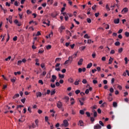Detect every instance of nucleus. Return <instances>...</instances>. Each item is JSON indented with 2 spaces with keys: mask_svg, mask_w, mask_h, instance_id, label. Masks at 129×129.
I'll list each match as a JSON object with an SVG mask.
<instances>
[{
  "mask_svg": "<svg viewBox=\"0 0 129 129\" xmlns=\"http://www.w3.org/2000/svg\"><path fill=\"white\" fill-rule=\"evenodd\" d=\"M87 23H88L89 24H90V23H91V19H90V18H87Z\"/></svg>",
  "mask_w": 129,
  "mask_h": 129,
  "instance_id": "49",
  "label": "nucleus"
},
{
  "mask_svg": "<svg viewBox=\"0 0 129 129\" xmlns=\"http://www.w3.org/2000/svg\"><path fill=\"white\" fill-rule=\"evenodd\" d=\"M63 16L64 17L65 21H68L69 19V16L68 15V13L66 12L62 13Z\"/></svg>",
  "mask_w": 129,
  "mask_h": 129,
  "instance_id": "3",
  "label": "nucleus"
},
{
  "mask_svg": "<svg viewBox=\"0 0 129 129\" xmlns=\"http://www.w3.org/2000/svg\"><path fill=\"white\" fill-rule=\"evenodd\" d=\"M12 59V56H9L8 58L5 59V60L9 61V60H11Z\"/></svg>",
  "mask_w": 129,
  "mask_h": 129,
  "instance_id": "58",
  "label": "nucleus"
},
{
  "mask_svg": "<svg viewBox=\"0 0 129 129\" xmlns=\"http://www.w3.org/2000/svg\"><path fill=\"white\" fill-rule=\"evenodd\" d=\"M46 48L47 50H50V49H51L52 48V46L51 45H48L46 46Z\"/></svg>",
  "mask_w": 129,
  "mask_h": 129,
  "instance_id": "25",
  "label": "nucleus"
},
{
  "mask_svg": "<svg viewBox=\"0 0 129 129\" xmlns=\"http://www.w3.org/2000/svg\"><path fill=\"white\" fill-rule=\"evenodd\" d=\"M85 72L86 71V69L85 68H83V69L79 68L78 69V72L79 73H81V72Z\"/></svg>",
  "mask_w": 129,
  "mask_h": 129,
  "instance_id": "6",
  "label": "nucleus"
},
{
  "mask_svg": "<svg viewBox=\"0 0 129 129\" xmlns=\"http://www.w3.org/2000/svg\"><path fill=\"white\" fill-rule=\"evenodd\" d=\"M36 96L37 97H41L42 96V93L40 92H36Z\"/></svg>",
  "mask_w": 129,
  "mask_h": 129,
  "instance_id": "14",
  "label": "nucleus"
},
{
  "mask_svg": "<svg viewBox=\"0 0 129 129\" xmlns=\"http://www.w3.org/2000/svg\"><path fill=\"white\" fill-rule=\"evenodd\" d=\"M58 76H59V78H62V79H63V78H64V77H65L64 75H61L60 74H58Z\"/></svg>",
  "mask_w": 129,
  "mask_h": 129,
  "instance_id": "26",
  "label": "nucleus"
},
{
  "mask_svg": "<svg viewBox=\"0 0 129 129\" xmlns=\"http://www.w3.org/2000/svg\"><path fill=\"white\" fill-rule=\"evenodd\" d=\"M61 58H56L55 59V62H60L61 61Z\"/></svg>",
  "mask_w": 129,
  "mask_h": 129,
  "instance_id": "39",
  "label": "nucleus"
},
{
  "mask_svg": "<svg viewBox=\"0 0 129 129\" xmlns=\"http://www.w3.org/2000/svg\"><path fill=\"white\" fill-rule=\"evenodd\" d=\"M82 83H83L84 84H86V83H87V81L86 80V79H83L82 81Z\"/></svg>",
  "mask_w": 129,
  "mask_h": 129,
  "instance_id": "43",
  "label": "nucleus"
},
{
  "mask_svg": "<svg viewBox=\"0 0 129 129\" xmlns=\"http://www.w3.org/2000/svg\"><path fill=\"white\" fill-rule=\"evenodd\" d=\"M64 38L62 37L61 39H60V43L61 44H63L64 43Z\"/></svg>",
  "mask_w": 129,
  "mask_h": 129,
  "instance_id": "56",
  "label": "nucleus"
},
{
  "mask_svg": "<svg viewBox=\"0 0 129 129\" xmlns=\"http://www.w3.org/2000/svg\"><path fill=\"white\" fill-rule=\"evenodd\" d=\"M108 99L109 100V101H112V97L111 96H108Z\"/></svg>",
  "mask_w": 129,
  "mask_h": 129,
  "instance_id": "44",
  "label": "nucleus"
},
{
  "mask_svg": "<svg viewBox=\"0 0 129 129\" xmlns=\"http://www.w3.org/2000/svg\"><path fill=\"white\" fill-rule=\"evenodd\" d=\"M66 102H68L69 101V97L66 96L64 97Z\"/></svg>",
  "mask_w": 129,
  "mask_h": 129,
  "instance_id": "24",
  "label": "nucleus"
},
{
  "mask_svg": "<svg viewBox=\"0 0 129 129\" xmlns=\"http://www.w3.org/2000/svg\"><path fill=\"white\" fill-rule=\"evenodd\" d=\"M96 7H97L96 5H94L92 7V10H93V11H96V9H95V8H96Z\"/></svg>",
  "mask_w": 129,
  "mask_h": 129,
  "instance_id": "34",
  "label": "nucleus"
},
{
  "mask_svg": "<svg viewBox=\"0 0 129 129\" xmlns=\"http://www.w3.org/2000/svg\"><path fill=\"white\" fill-rule=\"evenodd\" d=\"M109 91L111 93H113L114 90L112 88H111L109 90Z\"/></svg>",
  "mask_w": 129,
  "mask_h": 129,
  "instance_id": "53",
  "label": "nucleus"
},
{
  "mask_svg": "<svg viewBox=\"0 0 129 129\" xmlns=\"http://www.w3.org/2000/svg\"><path fill=\"white\" fill-rule=\"evenodd\" d=\"M87 43L88 44H91V43H93V41L91 40V39H89Z\"/></svg>",
  "mask_w": 129,
  "mask_h": 129,
  "instance_id": "45",
  "label": "nucleus"
},
{
  "mask_svg": "<svg viewBox=\"0 0 129 129\" xmlns=\"http://www.w3.org/2000/svg\"><path fill=\"white\" fill-rule=\"evenodd\" d=\"M11 81L13 83H15V82H16V77H14L13 79L11 80Z\"/></svg>",
  "mask_w": 129,
  "mask_h": 129,
  "instance_id": "35",
  "label": "nucleus"
},
{
  "mask_svg": "<svg viewBox=\"0 0 129 129\" xmlns=\"http://www.w3.org/2000/svg\"><path fill=\"white\" fill-rule=\"evenodd\" d=\"M83 62V58L80 59L79 61L78 62V65L80 66L82 65V63Z\"/></svg>",
  "mask_w": 129,
  "mask_h": 129,
  "instance_id": "11",
  "label": "nucleus"
},
{
  "mask_svg": "<svg viewBox=\"0 0 129 129\" xmlns=\"http://www.w3.org/2000/svg\"><path fill=\"white\" fill-rule=\"evenodd\" d=\"M92 109H97V105H94L93 107H91Z\"/></svg>",
  "mask_w": 129,
  "mask_h": 129,
  "instance_id": "55",
  "label": "nucleus"
},
{
  "mask_svg": "<svg viewBox=\"0 0 129 129\" xmlns=\"http://www.w3.org/2000/svg\"><path fill=\"white\" fill-rule=\"evenodd\" d=\"M101 126L99 124H97L94 126V129H101Z\"/></svg>",
  "mask_w": 129,
  "mask_h": 129,
  "instance_id": "9",
  "label": "nucleus"
},
{
  "mask_svg": "<svg viewBox=\"0 0 129 129\" xmlns=\"http://www.w3.org/2000/svg\"><path fill=\"white\" fill-rule=\"evenodd\" d=\"M47 2L48 5H53L54 3V0H47Z\"/></svg>",
  "mask_w": 129,
  "mask_h": 129,
  "instance_id": "13",
  "label": "nucleus"
},
{
  "mask_svg": "<svg viewBox=\"0 0 129 129\" xmlns=\"http://www.w3.org/2000/svg\"><path fill=\"white\" fill-rule=\"evenodd\" d=\"M112 61H113V58L110 57V59H109V64H111V63H112Z\"/></svg>",
  "mask_w": 129,
  "mask_h": 129,
  "instance_id": "23",
  "label": "nucleus"
},
{
  "mask_svg": "<svg viewBox=\"0 0 129 129\" xmlns=\"http://www.w3.org/2000/svg\"><path fill=\"white\" fill-rule=\"evenodd\" d=\"M80 113L81 114H84V111L83 110H81L80 111Z\"/></svg>",
  "mask_w": 129,
  "mask_h": 129,
  "instance_id": "62",
  "label": "nucleus"
},
{
  "mask_svg": "<svg viewBox=\"0 0 129 129\" xmlns=\"http://www.w3.org/2000/svg\"><path fill=\"white\" fill-rule=\"evenodd\" d=\"M81 51H84V50H85V49H86V46H81L80 47Z\"/></svg>",
  "mask_w": 129,
  "mask_h": 129,
  "instance_id": "31",
  "label": "nucleus"
},
{
  "mask_svg": "<svg viewBox=\"0 0 129 129\" xmlns=\"http://www.w3.org/2000/svg\"><path fill=\"white\" fill-rule=\"evenodd\" d=\"M128 12V9L127 8H124L122 11L121 13L123 14V13H127Z\"/></svg>",
  "mask_w": 129,
  "mask_h": 129,
  "instance_id": "10",
  "label": "nucleus"
},
{
  "mask_svg": "<svg viewBox=\"0 0 129 129\" xmlns=\"http://www.w3.org/2000/svg\"><path fill=\"white\" fill-rule=\"evenodd\" d=\"M99 124H100V125H102V126H104V124L103 123V122H102V121H99Z\"/></svg>",
  "mask_w": 129,
  "mask_h": 129,
  "instance_id": "54",
  "label": "nucleus"
},
{
  "mask_svg": "<svg viewBox=\"0 0 129 129\" xmlns=\"http://www.w3.org/2000/svg\"><path fill=\"white\" fill-rule=\"evenodd\" d=\"M20 97V94H16L13 97V99H15V98H18V97Z\"/></svg>",
  "mask_w": 129,
  "mask_h": 129,
  "instance_id": "16",
  "label": "nucleus"
},
{
  "mask_svg": "<svg viewBox=\"0 0 129 129\" xmlns=\"http://www.w3.org/2000/svg\"><path fill=\"white\" fill-rule=\"evenodd\" d=\"M93 113L94 117H96L97 116V112H95Z\"/></svg>",
  "mask_w": 129,
  "mask_h": 129,
  "instance_id": "59",
  "label": "nucleus"
},
{
  "mask_svg": "<svg viewBox=\"0 0 129 129\" xmlns=\"http://www.w3.org/2000/svg\"><path fill=\"white\" fill-rule=\"evenodd\" d=\"M84 38H85V39H89V38H90V36H89L88 34H85L84 36Z\"/></svg>",
  "mask_w": 129,
  "mask_h": 129,
  "instance_id": "30",
  "label": "nucleus"
},
{
  "mask_svg": "<svg viewBox=\"0 0 129 129\" xmlns=\"http://www.w3.org/2000/svg\"><path fill=\"white\" fill-rule=\"evenodd\" d=\"M51 37H53V33H51L49 34L48 36H46V38L48 39V38H51Z\"/></svg>",
  "mask_w": 129,
  "mask_h": 129,
  "instance_id": "19",
  "label": "nucleus"
},
{
  "mask_svg": "<svg viewBox=\"0 0 129 129\" xmlns=\"http://www.w3.org/2000/svg\"><path fill=\"white\" fill-rule=\"evenodd\" d=\"M69 82H70V83H73L74 82V80L72 78H70L68 80Z\"/></svg>",
  "mask_w": 129,
  "mask_h": 129,
  "instance_id": "21",
  "label": "nucleus"
},
{
  "mask_svg": "<svg viewBox=\"0 0 129 129\" xmlns=\"http://www.w3.org/2000/svg\"><path fill=\"white\" fill-rule=\"evenodd\" d=\"M106 9L107 10V11H110V8H109V7H108V5H106Z\"/></svg>",
  "mask_w": 129,
  "mask_h": 129,
  "instance_id": "57",
  "label": "nucleus"
},
{
  "mask_svg": "<svg viewBox=\"0 0 129 129\" xmlns=\"http://www.w3.org/2000/svg\"><path fill=\"white\" fill-rule=\"evenodd\" d=\"M15 75H21V72H17L14 73Z\"/></svg>",
  "mask_w": 129,
  "mask_h": 129,
  "instance_id": "47",
  "label": "nucleus"
},
{
  "mask_svg": "<svg viewBox=\"0 0 129 129\" xmlns=\"http://www.w3.org/2000/svg\"><path fill=\"white\" fill-rule=\"evenodd\" d=\"M76 57H77V53H75L71 56H69L68 60H66L64 62V65H67V64H68V63H69V61H70V63H72V61H73V59H74V58H76Z\"/></svg>",
  "mask_w": 129,
  "mask_h": 129,
  "instance_id": "1",
  "label": "nucleus"
},
{
  "mask_svg": "<svg viewBox=\"0 0 129 129\" xmlns=\"http://www.w3.org/2000/svg\"><path fill=\"white\" fill-rule=\"evenodd\" d=\"M62 106H63V104L62 103V102L60 101H59L57 103V107L58 108H62Z\"/></svg>",
  "mask_w": 129,
  "mask_h": 129,
  "instance_id": "4",
  "label": "nucleus"
},
{
  "mask_svg": "<svg viewBox=\"0 0 129 129\" xmlns=\"http://www.w3.org/2000/svg\"><path fill=\"white\" fill-rule=\"evenodd\" d=\"M117 85V88H118V89H119V90H122V87L121 85Z\"/></svg>",
  "mask_w": 129,
  "mask_h": 129,
  "instance_id": "22",
  "label": "nucleus"
},
{
  "mask_svg": "<svg viewBox=\"0 0 129 129\" xmlns=\"http://www.w3.org/2000/svg\"><path fill=\"white\" fill-rule=\"evenodd\" d=\"M86 114H87V116H88V117H90V113H89V112H86Z\"/></svg>",
  "mask_w": 129,
  "mask_h": 129,
  "instance_id": "63",
  "label": "nucleus"
},
{
  "mask_svg": "<svg viewBox=\"0 0 129 129\" xmlns=\"http://www.w3.org/2000/svg\"><path fill=\"white\" fill-rule=\"evenodd\" d=\"M21 102H22V103H25V102H26V99L25 98L22 99L21 100Z\"/></svg>",
  "mask_w": 129,
  "mask_h": 129,
  "instance_id": "46",
  "label": "nucleus"
},
{
  "mask_svg": "<svg viewBox=\"0 0 129 129\" xmlns=\"http://www.w3.org/2000/svg\"><path fill=\"white\" fill-rule=\"evenodd\" d=\"M92 67V63H90L87 65V68H91Z\"/></svg>",
  "mask_w": 129,
  "mask_h": 129,
  "instance_id": "32",
  "label": "nucleus"
},
{
  "mask_svg": "<svg viewBox=\"0 0 129 129\" xmlns=\"http://www.w3.org/2000/svg\"><path fill=\"white\" fill-rule=\"evenodd\" d=\"M61 125L62 126H64V127H68V126H69V123H68V120L66 119L64 120Z\"/></svg>",
  "mask_w": 129,
  "mask_h": 129,
  "instance_id": "2",
  "label": "nucleus"
},
{
  "mask_svg": "<svg viewBox=\"0 0 129 129\" xmlns=\"http://www.w3.org/2000/svg\"><path fill=\"white\" fill-rule=\"evenodd\" d=\"M75 93L76 94H79V93H80V90H77L75 91Z\"/></svg>",
  "mask_w": 129,
  "mask_h": 129,
  "instance_id": "60",
  "label": "nucleus"
},
{
  "mask_svg": "<svg viewBox=\"0 0 129 129\" xmlns=\"http://www.w3.org/2000/svg\"><path fill=\"white\" fill-rule=\"evenodd\" d=\"M113 106L114 107H117V103H116V102H113Z\"/></svg>",
  "mask_w": 129,
  "mask_h": 129,
  "instance_id": "28",
  "label": "nucleus"
},
{
  "mask_svg": "<svg viewBox=\"0 0 129 129\" xmlns=\"http://www.w3.org/2000/svg\"><path fill=\"white\" fill-rule=\"evenodd\" d=\"M36 127H37V125H36L35 123H32V125L29 126V128H36Z\"/></svg>",
  "mask_w": 129,
  "mask_h": 129,
  "instance_id": "12",
  "label": "nucleus"
},
{
  "mask_svg": "<svg viewBox=\"0 0 129 129\" xmlns=\"http://www.w3.org/2000/svg\"><path fill=\"white\" fill-rule=\"evenodd\" d=\"M28 111L30 112V113H32V108L30 107L28 108Z\"/></svg>",
  "mask_w": 129,
  "mask_h": 129,
  "instance_id": "50",
  "label": "nucleus"
},
{
  "mask_svg": "<svg viewBox=\"0 0 129 129\" xmlns=\"http://www.w3.org/2000/svg\"><path fill=\"white\" fill-rule=\"evenodd\" d=\"M41 35V33H34L33 34V36H36V37L38 36H40Z\"/></svg>",
  "mask_w": 129,
  "mask_h": 129,
  "instance_id": "36",
  "label": "nucleus"
},
{
  "mask_svg": "<svg viewBox=\"0 0 129 129\" xmlns=\"http://www.w3.org/2000/svg\"><path fill=\"white\" fill-rule=\"evenodd\" d=\"M78 125H80V126H84V122H83V121H82V120H80L78 123Z\"/></svg>",
  "mask_w": 129,
  "mask_h": 129,
  "instance_id": "8",
  "label": "nucleus"
},
{
  "mask_svg": "<svg viewBox=\"0 0 129 129\" xmlns=\"http://www.w3.org/2000/svg\"><path fill=\"white\" fill-rule=\"evenodd\" d=\"M13 41H14V42H16V41H17V40H18V36H15L13 38Z\"/></svg>",
  "mask_w": 129,
  "mask_h": 129,
  "instance_id": "42",
  "label": "nucleus"
},
{
  "mask_svg": "<svg viewBox=\"0 0 129 129\" xmlns=\"http://www.w3.org/2000/svg\"><path fill=\"white\" fill-rule=\"evenodd\" d=\"M22 60H18L17 62V65L20 66L22 64Z\"/></svg>",
  "mask_w": 129,
  "mask_h": 129,
  "instance_id": "52",
  "label": "nucleus"
},
{
  "mask_svg": "<svg viewBox=\"0 0 129 129\" xmlns=\"http://www.w3.org/2000/svg\"><path fill=\"white\" fill-rule=\"evenodd\" d=\"M14 23H15L16 25H17V26H19V27H20V26H21V24H20L19 23V21H18V20H15L14 21Z\"/></svg>",
  "mask_w": 129,
  "mask_h": 129,
  "instance_id": "20",
  "label": "nucleus"
},
{
  "mask_svg": "<svg viewBox=\"0 0 129 129\" xmlns=\"http://www.w3.org/2000/svg\"><path fill=\"white\" fill-rule=\"evenodd\" d=\"M57 6H58V3L57 2H54L53 7H57Z\"/></svg>",
  "mask_w": 129,
  "mask_h": 129,
  "instance_id": "61",
  "label": "nucleus"
},
{
  "mask_svg": "<svg viewBox=\"0 0 129 129\" xmlns=\"http://www.w3.org/2000/svg\"><path fill=\"white\" fill-rule=\"evenodd\" d=\"M65 11V7H63L61 8V14L63 15V13H64L63 12Z\"/></svg>",
  "mask_w": 129,
  "mask_h": 129,
  "instance_id": "51",
  "label": "nucleus"
},
{
  "mask_svg": "<svg viewBox=\"0 0 129 129\" xmlns=\"http://www.w3.org/2000/svg\"><path fill=\"white\" fill-rule=\"evenodd\" d=\"M125 63L127 64V57L124 58Z\"/></svg>",
  "mask_w": 129,
  "mask_h": 129,
  "instance_id": "64",
  "label": "nucleus"
},
{
  "mask_svg": "<svg viewBox=\"0 0 129 129\" xmlns=\"http://www.w3.org/2000/svg\"><path fill=\"white\" fill-rule=\"evenodd\" d=\"M114 24H119V19H116L114 20Z\"/></svg>",
  "mask_w": 129,
  "mask_h": 129,
  "instance_id": "17",
  "label": "nucleus"
},
{
  "mask_svg": "<svg viewBox=\"0 0 129 129\" xmlns=\"http://www.w3.org/2000/svg\"><path fill=\"white\" fill-rule=\"evenodd\" d=\"M79 82H80V80H76L75 82V85H79Z\"/></svg>",
  "mask_w": 129,
  "mask_h": 129,
  "instance_id": "15",
  "label": "nucleus"
},
{
  "mask_svg": "<svg viewBox=\"0 0 129 129\" xmlns=\"http://www.w3.org/2000/svg\"><path fill=\"white\" fill-rule=\"evenodd\" d=\"M79 101L81 105H83V104H84V103L83 102L84 101L81 100V99H80Z\"/></svg>",
  "mask_w": 129,
  "mask_h": 129,
  "instance_id": "40",
  "label": "nucleus"
},
{
  "mask_svg": "<svg viewBox=\"0 0 129 129\" xmlns=\"http://www.w3.org/2000/svg\"><path fill=\"white\" fill-rule=\"evenodd\" d=\"M35 122L36 126H38L39 120H38V119H36V120H35Z\"/></svg>",
  "mask_w": 129,
  "mask_h": 129,
  "instance_id": "38",
  "label": "nucleus"
},
{
  "mask_svg": "<svg viewBox=\"0 0 129 129\" xmlns=\"http://www.w3.org/2000/svg\"><path fill=\"white\" fill-rule=\"evenodd\" d=\"M26 13L27 15H30V14H32V11L30 10H27Z\"/></svg>",
  "mask_w": 129,
  "mask_h": 129,
  "instance_id": "37",
  "label": "nucleus"
},
{
  "mask_svg": "<svg viewBox=\"0 0 129 129\" xmlns=\"http://www.w3.org/2000/svg\"><path fill=\"white\" fill-rule=\"evenodd\" d=\"M71 103L72 105H73V104H74V103H75V101H74V99H73V98H72L71 99Z\"/></svg>",
  "mask_w": 129,
  "mask_h": 129,
  "instance_id": "27",
  "label": "nucleus"
},
{
  "mask_svg": "<svg viewBox=\"0 0 129 129\" xmlns=\"http://www.w3.org/2000/svg\"><path fill=\"white\" fill-rule=\"evenodd\" d=\"M123 51V48L122 47L118 49V53H121Z\"/></svg>",
  "mask_w": 129,
  "mask_h": 129,
  "instance_id": "29",
  "label": "nucleus"
},
{
  "mask_svg": "<svg viewBox=\"0 0 129 129\" xmlns=\"http://www.w3.org/2000/svg\"><path fill=\"white\" fill-rule=\"evenodd\" d=\"M63 30H65V27L64 26H61L59 28V30L60 32H63Z\"/></svg>",
  "mask_w": 129,
  "mask_h": 129,
  "instance_id": "18",
  "label": "nucleus"
},
{
  "mask_svg": "<svg viewBox=\"0 0 129 129\" xmlns=\"http://www.w3.org/2000/svg\"><path fill=\"white\" fill-rule=\"evenodd\" d=\"M38 83H40V84H41V85H43V84H44V82L42 80H39Z\"/></svg>",
  "mask_w": 129,
  "mask_h": 129,
  "instance_id": "48",
  "label": "nucleus"
},
{
  "mask_svg": "<svg viewBox=\"0 0 129 129\" xmlns=\"http://www.w3.org/2000/svg\"><path fill=\"white\" fill-rule=\"evenodd\" d=\"M89 91H92V87H90L89 89H87L85 92L86 94H88Z\"/></svg>",
  "mask_w": 129,
  "mask_h": 129,
  "instance_id": "7",
  "label": "nucleus"
},
{
  "mask_svg": "<svg viewBox=\"0 0 129 129\" xmlns=\"http://www.w3.org/2000/svg\"><path fill=\"white\" fill-rule=\"evenodd\" d=\"M55 93H56V91H55V89L50 92L51 95H53V94H55Z\"/></svg>",
  "mask_w": 129,
  "mask_h": 129,
  "instance_id": "33",
  "label": "nucleus"
},
{
  "mask_svg": "<svg viewBox=\"0 0 129 129\" xmlns=\"http://www.w3.org/2000/svg\"><path fill=\"white\" fill-rule=\"evenodd\" d=\"M115 46H119L120 45V43L119 42L117 41L114 43Z\"/></svg>",
  "mask_w": 129,
  "mask_h": 129,
  "instance_id": "41",
  "label": "nucleus"
},
{
  "mask_svg": "<svg viewBox=\"0 0 129 129\" xmlns=\"http://www.w3.org/2000/svg\"><path fill=\"white\" fill-rule=\"evenodd\" d=\"M56 79H57V76L54 75H52V78L50 79V82H55V80H56Z\"/></svg>",
  "mask_w": 129,
  "mask_h": 129,
  "instance_id": "5",
  "label": "nucleus"
}]
</instances>
